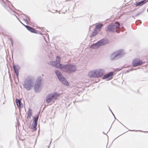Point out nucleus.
Returning <instances> with one entry per match:
<instances>
[{"instance_id":"obj_1","label":"nucleus","mask_w":148,"mask_h":148,"mask_svg":"<svg viewBox=\"0 0 148 148\" xmlns=\"http://www.w3.org/2000/svg\"><path fill=\"white\" fill-rule=\"evenodd\" d=\"M61 58L58 56H57L56 58L55 62H52L51 64L52 66L60 69H64V71L65 72L71 73L75 71L76 70L75 66L73 64H68L66 66H62V64H60Z\"/></svg>"},{"instance_id":"obj_2","label":"nucleus","mask_w":148,"mask_h":148,"mask_svg":"<svg viewBox=\"0 0 148 148\" xmlns=\"http://www.w3.org/2000/svg\"><path fill=\"white\" fill-rule=\"evenodd\" d=\"M120 24L117 22L109 25L106 28V31L110 32H116L119 28Z\"/></svg>"},{"instance_id":"obj_3","label":"nucleus","mask_w":148,"mask_h":148,"mask_svg":"<svg viewBox=\"0 0 148 148\" xmlns=\"http://www.w3.org/2000/svg\"><path fill=\"white\" fill-rule=\"evenodd\" d=\"M59 95H60L57 93L50 94L47 96L46 101L47 103H49L52 99H56L59 97Z\"/></svg>"},{"instance_id":"obj_4","label":"nucleus","mask_w":148,"mask_h":148,"mask_svg":"<svg viewBox=\"0 0 148 148\" xmlns=\"http://www.w3.org/2000/svg\"><path fill=\"white\" fill-rule=\"evenodd\" d=\"M55 73L59 80L62 82L63 84L66 86L69 85V83L64 78L62 77V74L59 71H55Z\"/></svg>"},{"instance_id":"obj_5","label":"nucleus","mask_w":148,"mask_h":148,"mask_svg":"<svg viewBox=\"0 0 148 148\" xmlns=\"http://www.w3.org/2000/svg\"><path fill=\"white\" fill-rule=\"evenodd\" d=\"M144 63V62H143L139 58H134L132 61V65L134 67L141 66Z\"/></svg>"},{"instance_id":"obj_6","label":"nucleus","mask_w":148,"mask_h":148,"mask_svg":"<svg viewBox=\"0 0 148 148\" xmlns=\"http://www.w3.org/2000/svg\"><path fill=\"white\" fill-rule=\"evenodd\" d=\"M23 86L26 89L29 90L32 88L33 83L31 80H27L24 82Z\"/></svg>"},{"instance_id":"obj_7","label":"nucleus","mask_w":148,"mask_h":148,"mask_svg":"<svg viewBox=\"0 0 148 148\" xmlns=\"http://www.w3.org/2000/svg\"><path fill=\"white\" fill-rule=\"evenodd\" d=\"M108 42V40L106 39H103L98 42L95 44L93 45V48H96L99 46L105 45Z\"/></svg>"},{"instance_id":"obj_8","label":"nucleus","mask_w":148,"mask_h":148,"mask_svg":"<svg viewBox=\"0 0 148 148\" xmlns=\"http://www.w3.org/2000/svg\"><path fill=\"white\" fill-rule=\"evenodd\" d=\"M104 73V71L102 69H98L94 72V77H99L102 76Z\"/></svg>"},{"instance_id":"obj_9","label":"nucleus","mask_w":148,"mask_h":148,"mask_svg":"<svg viewBox=\"0 0 148 148\" xmlns=\"http://www.w3.org/2000/svg\"><path fill=\"white\" fill-rule=\"evenodd\" d=\"M113 75V72H110L108 74H105L103 77V79H107V80H111L112 79Z\"/></svg>"},{"instance_id":"obj_10","label":"nucleus","mask_w":148,"mask_h":148,"mask_svg":"<svg viewBox=\"0 0 148 148\" xmlns=\"http://www.w3.org/2000/svg\"><path fill=\"white\" fill-rule=\"evenodd\" d=\"M103 25L101 24L97 25L95 27L94 30V31L93 32V36H95L100 31Z\"/></svg>"},{"instance_id":"obj_11","label":"nucleus","mask_w":148,"mask_h":148,"mask_svg":"<svg viewBox=\"0 0 148 148\" xmlns=\"http://www.w3.org/2000/svg\"><path fill=\"white\" fill-rule=\"evenodd\" d=\"M21 23L23 24L26 28L29 31L31 32L32 33H36V30L34 29V28H33L32 27H29L27 25H26L24 24H23L22 23H21Z\"/></svg>"},{"instance_id":"obj_12","label":"nucleus","mask_w":148,"mask_h":148,"mask_svg":"<svg viewBox=\"0 0 148 148\" xmlns=\"http://www.w3.org/2000/svg\"><path fill=\"white\" fill-rule=\"evenodd\" d=\"M40 85L41 82H40L37 81L34 87L35 90L36 91L38 90L40 87Z\"/></svg>"},{"instance_id":"obj_13","label":"nucleus","mask_w":148,"mask_h":148,"mask_svg":"<svg viewBox=\"0 0 148 148\" xmlns=\"http://www.w3.org/2000/svg\"><path fill=\"white\" fill-rule=\"evenodd\" d=\"M123 51L121 50L118 51L112 54V56L116 57L117 56L121 55L123 54Z\"/></svg>"},{"instance_id":"obj_14","label":"nucleus","mask_w":148,"mask_h":148,"mask_svg":"<svg viewBox=\"0 0 148 148\" xmlns=\"http://www.w3.org/2000/svg\"><path fill=\"white\" fill-rule=\"evenodd\" d=\"M32 114V111L30 109H29L27 113V119H29L31 118Z\"/></svg>"},{"instance_id":"obj_15","label":"nucleus","mask_w":148,"mask_h":148,"mask_svg":"<svg viewBox=\"0 0 148 148\" xmlns=\"http://www.w3.org/2000/svg\"><path fill=\"white\" fill-rule=\"evenodd\" d=\"M148 1V0H144L138 3H137L136 4V6H138L139 5H141L143 4H144L146 2H147Z\"/></svg>"},{"instance_id":"obj_16","label":"nucleus","mask_w":148,"mask_h":148,"mask_svg":"<svg viewBox=\"0 0 148 148\" xmlns=\"http://www.w3.org/2000/svg\"><path fill=\"white\" fill-rule=\"evenodd\" d=\"M14 69L15 72V73L17 76L18 77V75L19 69L18 68L16 67L15 66H14Z\"/></svg>"},{"instance_id":"obj_17","label":"nucleus","mask_w":148,"mask_h":148,"mask_svg":"<svg viewBox=\"0 0 148 148\" xmlns=\"http://www.w3.org/2000/svg\"><path fill=\"white\" fill-rule=\"evenodd\" d=\"M16 101L18 107L20 108L21 107V101L19 99H16Z\"/></svg>"},{"instance_id":"obj_18","label":"nucleus","mask_w":148,"mask_h":148,"mask_svg":"<svg viewBox=\"0 0 148 148\" xmlns=\"http://www.w3.org/2000/svg\"><path fill=\"white\" fill-rule=\"evenodd\" d=\"M0 3L3 5L5 4L3 0H0Z\"/></svg>"},{"instance_id":"obj_19","label":"nucleus","mask_w":148,"mask_h":148,"mask_svg":"<svg viewBox=\"0 0 148 148\" xmlns=\"http://www.w3.org/2000/svg\"><path fill=\"white\" fill-rule=\"evenodd\" d=\"M23 21L27 24H29V23L28 22V20L27 19H24Z\"/></svg>"},{"instance_id":"obj_20","label":"nucleus","mask_w":148,"mask_h":148,"mask_svg":"<svg viewBox=\"0 0 148 148\" xmlns=\"http://www.w3.org/2000/svg\"><path fill=\"white\" fill-rule=\"evenodd\" d=\"M89 76L91 77L92 76V71L90 72L88 74Z\"/></svg>"},{"instance_id":"obj_21","label":"nucleus","mask_w":148,"mask_h":148,"mask_svg":"<svg viewBox=\"0 0 148 148\" xmlns=\"http://www.w3.org/2000/svg\"><path fill=\"white\" fill-rule=\"evenodd\" d=\"M36 125L34 126V129H36Z\"/></svg>"},{"instance_id":"obj_22","label":"nucleus","mask_w":148,"mask_h":148,"mask_svg":"<svg viewBox=\"0 0 148 148\" xmlns=\"http://www.w3.org/2000/svg\"><path fill=\"white\" fill-rule=\"evenodd\" d=\"M92 45L91 46V47H92Z\"/></svg>"},{"instance_id":"obj_23","label":"nucleus","mask_w":148,"mask_h":148,"mask_svg":"<svg viewBox=\"0 0 148 148\" xmlns=\"http://www.w3.org/2000/svg\"><path fill=\"white\" fill-rule=\"evenodd\" d=\"M36 122V120H35V122Z\"/></svg>"}]
</instances>
